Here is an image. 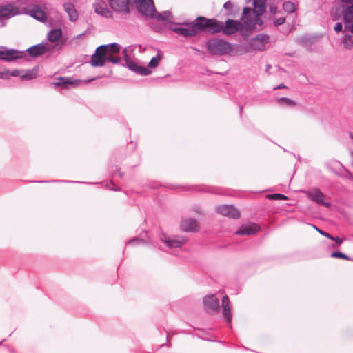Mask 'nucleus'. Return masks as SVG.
Wrapping results in <instances>:
<instances>
[{
	"instance_id": "nucleus-1",
	"label": "nucleus",
	"mask_w": 353,
	"mask_h": 353,
	"mask_svg": "<svg viewBox=\"0 0 353 353\" xmlns=\"http://www.w3.org/2000/svg\"><path fill=\"white\" fill-rule=\"evenodd\" d=\"M180 25L188 26H171L170 30L184 37H192L196 36L200 32H205L214 34L220 30V26L216 19H208L203 16H199L195 20L190 21L185 20Z\"/></svg>"
},
{
	"instance_id": "nucleus-2",
	"label": "nucleus",
	"mask_w": 353,
	"mask_h": 353,
	"mask_svg": "<svg viewBox=\"0 0 353 353\" xmlns=\"http://www.w3.org/2000/svg\"><path fill=\"white\" fill-rule=\"evenodd\" d=\"M121 46L117 43L101 45L97 48L95 52L92 55L90 63L93 67L104 66L106 62L118 64L121 57L117 56L120 52Z\"/></svg>"
},
{
	"instance_id": "nucleus-3",
	"label": "nucleus",
	"mask_w": 353,
	"mask_h": 353,
	"mask_svg": "<svg viewBox=\"0 0 353 353\" xmlns=\"http://www.w3.org/2000/svg\"><path fill=\"white\" fill-rule=\"evenodd\" d=\"M348 3L343 13L344 29L342 23L338 22L334 30L336 32L342 31L341 43L344 48L351 50L353 48V1Z\"/></svg>"
},
{
	"instance_id": "nucleus-4",
	"label": "nucleus",
	"mask_w": 353,
	"mask_h": 353,
	"mask_svg": "<svg viewBox=\"0 0 353 353\" xmlns=\"http://www.w3.org/2000/svg\"><path fill=\"white\" fill-rule=\"evenodd\" d=\"M205 46L210 54L216 56L230 54L232 49V45L230 43L224 39L216 38L208 40Z\"/></svg>"
},
{
	"instance_id": "nucleus-5",
	"label": "nucleus",
	"mask_w": 353,
	"mask_h": 353,
	"mask_svg": "<svg viewBox=\"0 0 353 353\" xmlns=\"http://www.w3.org/2000/svg\"><path fill=\"white\" fill-rule=\"evenodd\" d=\"M26 57L24 51L0 46V61L12 62Z\"/></svg>"
},
{
	"instance_id": "nucleus-6",
	"label": "nucleus",
	"mask_w": 353,
	"mask_h": 353,
	"mask_svg": "<svg viewBox=\"0 0 353 353\" xmlns=\"http://www.w3.org/2000/svg\"><path fill=\"white\" fill-rule=\"evenodd\" d=\"M217 23H219L220 26V30L218 31L217 33L220 32L221 31L223 32V33L225 35H231L233 34L240 30L243 28V23L240 21L234 20V19H227L225 23V26H223V23L221 21H219L217 20Z\"/></svg>"
},
{
	"instance_id": "nucleus-7",
	"label": "nucleus",
	"mask_w": 353,
	"mask_h": 353,
	"mask_svg": "<svg viewBox=\"0 0 353 353\" xmlns=\"http://www.w3.org/2000/svg\"><path fill=\"white\" fill-rule=\"evenodd\" d=\"M138 11L143 16L154 17L156 8L153 0H134Z\"/></svg>"
},
{
	"instance_id": "nucleus-8",
	"label": "nucleus",
	"mask_w": 353,
	"mask_h": 353,
	"mask_svg": "<svg viewBox=\"0 0 353 353\" xmlns=\"http://www.w3.org/2000/svg\"><path fill=\"white\" fill-rule=\"evenodd\" d=\"M203 303L205 312L209 314H216L220 310L219 300L214 294H208L204 296Z\"/></svg>"
},
{
	"instance_id": "nucleus-9",
	"label": "nucleus",
	"mask_w": 353,
	"mask_h": 353,
	"mask_svg": "<svg viewBox=\"0 0 353 353\" xmlns=\"http://www.w3.org/2000/svg\"><path fill=\"white\" fill-rule=\"evenodd\" d=\"M159 239L169 248H180L187 241V238L183 236H173L170 237L163 232L159 235Z\"/></svg>"
},
{
	"instance_id": "nucleus-10",
	"label": "nucleus",
	"mask_w": 353,
	"mask_h": 353,
	"mask_svg": "<svg viewBox=\"0 0 353 353\" xmlns=\"http://www.w3.org/2000/svg\"><path fill=\"white\" fill-rule=\"evenodd\" d=\"M270 42V36L267 34L260 33L253 37L250 41V46L258 51H264L266 44Z\"/></svg>"
},
{
	"instance_id": "nucleus-11",
	"label": "nucleus",
	"mask_w": 353,
	"mask_h": 353,
	"mask_svg": "<svg viewBox=\"0 0 353 353\" xmlns=\"http://www.w3.org/2000/svg\"><path fill=\"white\" fill-rule=\"evenodd\" d=\"M216 212L225 216L237 219L240 217L239 210L232 205H221L216 208Z\"/></svg>"
},
{
	"instance_id": "nucleus-12",
	"label": "nucleus",
	"mask_w": 353,
	"mask_h": 353,
	"mask_svg": "<svg viewBox=\"0 0 353 353\" xmlns=\"http://www.w3.org/2000/svg\"><path fill=\"white\" fill-rule=\"evenodd\" d=\"M327 168L341 177L352 178V174L348 171L341 162L332 161L327 164Z\"/></svg>"
},
{
	"instance_id": "nucleus-13",
	"label": "nucleus",
	"mask_w": 353,
	"mask_h": 353,
	"mask_svg": "<svg viewBox=\"0 0 353 353\" xmlns=\"http://www.w3.org/2000/svg\"><path fill=\"white\" fill-rule=\"evenodd\" d=\"M19 14V8L13 3L0 5V19H10Z\"/></svg>"
},
{
	"instance_id": "nucleus-14",
	"label": "nucleus",
	"mask_w": 353,
	"mask_h": 353,
	"mask_svg": "<svg viewBox=\"0 0 353 353\" xmlns=\"http://www.w3.org/2000/svg\"><path fill=\"white\" fill-rule=\"evenodd\" d=\"M307 196L312 201L317 204L322 205L325 207H330V204L328 202H325L324 194L317 188H314L307 191H305Z\"/></svg>"
},
{
	"instance_id": "nucleus-15",
	"label": "nucleus",
	"mask_w": 353,
	"mask_h": 353,
	"mask_svg": "<svg viewBox=\"0 0 353 353\" xmlns=\"http://www.w3.org/2000/svg\"><path fill=\"white\" fill-rule=\"evenodd\" d=\"M48 48L47 43L41 42L29 47L24 52L26 54V52H28L31 57L37 58L46 53L48 52Z\"/></svg>"
},
{
	"instance_id": "nucleus-16",
	"label": "nucleus",
	"mask_w": 353,
	"mask_h": 353,
	"mask_svg": "<svg viewBox=\"0 0 353 353\" xmlns=\"http://www.w3.org/2000/svg\"><path fill=\"white\" fill-rule=\"evenodd\" d=\"M110 8L115 12L128 14L130 12L128 0H108Z\"/></svg>"
},
{
	"instance_id": "nucleus-17",
	"label": "nucleus",
	"mask_w": 353,
	"mask_h": 353,
	"mask_svg": "<svg viewBox=\"0 0 353 353\" xmlns=\"http://www.w3.org/2000/svg\"><path fill=\"white\" fill-rule=\"evenodd\" d=\"M93 8L94 12L99 15L105 18L112 17V12L107 8L105 1H101L100 2L94 3Z\"/></svg>"
},
{
	"instance_id": "nucleus-18",
	"label": "nucleus",
	"mask_w": 353,
	"mask_h": 353,
	"mask_svg": "<svg viewBox=\"0 0 353 353\" xmlns=\"http://www.w3.org/2000/svg\"><path fill=\"white\" fill-rule=\"evenodd\" d=\"M180 227L183 232H194L198 230L199 225L196 219H187L181 221Z\"/></svg>"
},
{
	"instance_id": "nucleus-19",
	"label": "nucleus",
	"mask_w": 353,
	"mask_h": 353,
	"mask_svg": "<svg viewBox=\"0 0 353 353\" xmlns=\"http://www.w3.org/2000/svg\"><path fill=\"white\" fill-rule=\"evenodd\" d=\"M222 314L225 321L228 323L231 324L232 315L230 307V301L227 295L224 296L222 299Z\"/></svg>"
},
{
	"instance_id": "nucleus-20",
	"label": "nucleus",
	"mask_w": 353,
	"mask_h": 353,
	"mask_svg": "<svg viewBox=\"0 0 353 353\" xmlns=\"http://www.w3.org/2000/svg\"><path fill=\"white\" fill-rule=\"evenodd\" d=\"M259 230L260 227L257 224L250 223L236 230L235 234L238 235H252L257 232Z\"/></svg>"
},
{
	"instance_id": "nucleus-21",
	"label": "nucleus",
	"mask_w": 353,
	"mask_h": 353,
	"mask_svg": "<svg viewBox=\"0 0 353 353\" xmlns=\"http://www.w3.org/2000/svg\"><path fill=\"white\" fill-rule=\"evenodd\" d=\"M127 68L134 72L136 74L141 76H147L151 73V70L146 67L138 65L134 61L128 63Z\"/></svg>"
},
{
	"instance_id": "nucleus-22",
	"label": "nucleus",
	"mask_w": 353,
	"mask_h": 353,
	"mask_svg": "<svg viewBox=\"0 0 353 353\" xmlns=\"http://www.w3.org/2000/svg\"><path fill=\"white\" fill-rule=\"evenodd\" d=\"M267 0H253V14L256 17H261L266 10Z\"/></svg>"
},
{
	"instance_id": "nucleus-23",
	"label": "nucleus",
	"mask_w": 353,
	"mask_h": 353,
	"mask_svg": "<svg viewBox=\"0 0 353 353\" xmlns=\"http://www.w3.org/2000/svg\"><path fill=\"white\" fill-rule=\"evenodd\" d=\"M28 14L39 21H44L47 17L46 12L38 6H34L28 11Z\"/></svg>"
},
{
	"instance_id": "nucleus-24",
	"label": "nucleus",
	"mask_w": 353,
	"mask_h": 353,
	"mask_svg": "<svg viewBox=\"0 0 353 353\" xmlns=\"http://www.w3.org/2000/svg\"><path fill=\"white\" fill-rule=\"evenodd\" d=\"M63 6L65 12L68 14L69 19L73 22L76 21L79 15L74 5L70 2H66L63 3Z\"/></svg>"
},
{
	"instance_id": "nucleus-25",
	"label": "nucleus",
	"mask_w": 353,
	"mask_h": 353,
	"mask_svg": "<svg viewBox=\"0 0 353 353\" xmlns=\"http://www.w3.org/2000/svg\"><path fill=\"white\" fill-rule=\"evenodd\" d=\"M316 37L313 35H303L297 39V42L305 47L310 48L316 41Z\"/></svg>"
},
{
	"instance_id": "nucleus-26",
	"label": "nucleus",
	"mask_w": 353,
	"mask_h": 353,
	"mask_svg": "<svg viewBox=\"0 0 353 353\" xmlns=\"http://www.w3.org/2000/svg\"><path fill=\"white\" fill-rule=\"evenodd\" d=\"M80 82L81 81L78 79L72 81L70 78L60 77L59 81L55 82L54 84L56 87L67 88L69 85H79Z\"/></svg>"
},
{
	"instance_id": "nucleus-27",
	"label": "nucleus",
	"mask_w": 353,
	"mask_h": 353,
	"mask_svg": "<svg viewBox=\"0 0 353 353\" xmlns=\"http://www.w3.org/2000/svg\"><path fill=\"white\" fill-rule=\"evenodd\" d=\"M38 70L37 68L24 70V72L21 75V80H32L37 77Z\"/></svg>"
},
{
	"instance_id": "nucleus-28",
	"label": "nucleus",
	"mask_w": 353,
	"mask_h": 353,
	"mask_svg": "<svg viewBox=\"0 0 353 353\" xmlns=\"http://www.w3.org/2000/svg\"><path fill=\"white\" fill-rule=\"evenodd\" d=\"M243 21V28L247 32H252L255 29L254 18H241Z\"/></svg>"
},
{
	"instance_id": "nucleus-29",
	"label": "nucleus",
	"mask_w": 353,
	"mask_h": 353,
	"mask_svg": "<svg viewBox=\"0 0 353 353\" xmlns=\"http://www.w3.org/2000/svg\"><path fill=\"white\" fill-rule=\"evenodd\" d=\"M61 36L62 31L60 28L52 29L48 34V39L51 42H56Z\"/></svg>"
},
{
	"instance_id": "nucleus-30",
	"label": "nucleus",
	"mask_w": 353,
	"mask_h": 353,
	"mask_svg": "<svg viewBox=\"0 0 353 353\" xmlns=\"http://www.w3.org/2000/svg\"><path fill=\"white\" fill-rule=\"evenodd\" d=\"M170 17L171 12L170 11H165L161 13H158L156 11L155 15L153 18L156 19L159 21L166 22L168 21Z\"/></svg>"
},
{
	"instance_id": "nucleus-31",
	"label": "nucleus",
	"mask_w": 353,
	"mask_h": 353,
	"mask_svg": "<svg viewBox=\"0 0 353 353\" xmlns=\"http://www.w3.org/2000/svg\"><path fill=\"white\" fill-rule=\"evenodd\" d=\"M330 240L332 241V243L330 244H327V248L329 249H334L339 248L343 242V239L338 236H332V239Z\"/></svg>"
},
{
	"instance_id": "nucleus-32",
	"label": "nucleus",
	"mask_w": 353,
	"mask_h": 353,
	"mask_svg": "<svg viewBox=\"0 0 353 353\" xmlns=\"http://www.w3.org/2000/svg\"><path fill=\"white\" fill-rule=\"evenodd\" d=\"M276 102L279 105H283L288 107H292L296 105V103L294 101L288 98V97H281L277 99Z\"/></svg>"
},
{
	"instance_id": "nucleus-33",
	"label": "nucleus",
	"mask_w": 353,
	"mask_h": 353,
	"mask_svg": "<svg viewBox=\"0 0 353 353\" xmlns=\"http://www.w3.org/2000/svg\"><path fill=\"white\" fill-rule=\"evenodd\" d=\"M283 9L288 14H292L293 12H295L296 6L294 3H292V1H285L283 3Z\"/></svg>"
},
{
	"instance_id": "nucleus-34",
	"label": "nucleus",
	"mask_w": 353,
	"mask_h": 353,
	"mask_svg": "<svg viewBox=\"0 0 353 353\" xmlns=\"http://www.w3.org/2000/svg\"><path fill=\"white\" fill-rule=\"evenodd\" d=\"M330 256L332 258H339V259H345V260H347V261H353V259L352 258H350L349 256H347V254H345L339 250L332 252L330 254Z\"/></svg>"
},
{
	"instance_id": "nucleus-35",
	"label": "nucleus",
	"mask_w": 353,
	"mask_h": 353,
	"mask_svg": "<svg viewBox=\"0 0 353 353\" xmlns=\"http://www.w3.org/2000/svg\"><path fill=\"white\" fill-rule=\"evenodd\" d=\"M161 56L159 54H158L155 57H153L151 59V60L150 61V62L148 63V67L150 68H156L158 65L159 62L161 60Z\"/></svg>"
},
{
	"instance_id": "nucleus-36",
	"label": "nucleus",
	"mask_w": 353,
	"mask_h": 353,
	"mask_svg": "<svg viewBox=\"0 0 353 353\" xmlns=\"http://www.w3.org/2000/svg\"><path fill=\"white\" fill-rule=\"evenodd\" d=\"M269 198L272 200H282V201H286L288 199V196L280 194V193H274L269 195Z\"/></svg>"
},
{
	"instance_id": "nucleus-37",
	"label": "nucleus",
	"mask_w": 353,
	"mask_h": 353,
	"mask_svg": "<svg viewBox=\"0 0 353 353\" xmlns=\"http://www.w3.org/2000/svg\"><path fill=\"white\" fill-rule=\"evenodd\" d=\"M252 12L253 13V10H252L251 8L244 7L243 9V14L241 18H248L251 15Z\"/></svg>"
},
{
	"instance_id": "nucleus-38",
	"label": "nucleus",
	"mask_w": 353,
	"mask_h": 353,
	"mask_svg": "<svg viewBox=\"0 0 353 353\" xmlns=\"http://www.w3.org/2000/svg\"><path fill=\"white\" fill-rule=\"evenodd\" d=\"M312 226L322 236H324L327 237L329 239H332V235L330 234V233L326 232L321 230L320 228H319L317 226H316L314 225H313Z\"/></svg>"
},
{
	"instance_id": "nucleus-39",
	"label": "nucleus",
	"mask_w": 353,
	"mask_h": 353,
	"mask_svg": "<svg viewBox=\"0 0 353 353\" xmlns=\"http://www.w3.org/2000/svg\"><path fill=\"white\" fill-rule=\"evenodd\" d=\"M48 48V52H53L54 50H59L61 47V44L59 43H54V44H49L47 43Z\"/></svg>"
},
{
	"instance_id": "nucleus-40",
	"label": "nucleus",
	"mask_w": 353,
	"mask_h": 353,
	"mask_svg": "<svg viewBox=\"0 0 353 353\" xmlns=\"http://www.w3.org/2000/svg\"><path fill=\"white\" fill-rule=\"evenodd\" d=\"M39 183H80L79 181H67V180H52V181H41Z\"/></svg>"
},
{
	"instance_id": "nucleus-41",
	"label": "nucleus",
	"mask_w": 353,
	"mask_h": 353,
	"mask_svg": "<svg viewBox=\"0 0 353 353\" xmlns=\"http://www.w3.org/2000/svg\"><path fill=\"white\" fill-rule=\"evenodd\" d=\"M0 79L8 80L10 79V71L6 69L3 72H0Z\"/></svg>"
},
{
	"instance_id": "nucleus-42",
	"label": "nucleus",
	"mask_w": 353,
	"mask_h": 353,
	"mask_svg": "<svg viewBox=\"0 0 353 353\" xmlns=\"http://www.w3.org/2000/svg\"><path fill=\"white\" fill-rule=\"evenodd\" d=\"M285 17L276 18L274 20V25L277 27L285 23Z\"/></svg>"
},
{
	"instance_id": "nucleus-43",
	"label": "nucleus",
	"mask_w": 353,
	"mask_h": 353,
	"mask_svg": "<svg viewBox=\"0 0 353 353\" xmlns=\"http://www.w3.org/2000/svg\"><path fill=\"white\" fill-rule=\"evenodd\" d=\"M223 8L228 10H230V14H232V12L234 9V5L231 1H226L223 5Z\"/></svg>"
},
{
	"instance_id": "nucleus-44",
	"label": "nucleus",
	"mask_w": 353,
	"mask_h": 353,
	"mask_svg": "<svg viewBox=\"0 0 353 353\" xmlns=\"http://www.w3.org/2000/svg\"><path fill=\"white\" fill-rule=\"evenodd\" d=\"M24 72V70H19V69H16V70H12L11 72H10V76H12V77H19L22 74V73Z\"/></svg>"
},
{
	"instance_id": "nucleus-45",
	"label": "nucleus",
	"mask_w": 353,
	"mask_h": 353,
	"mask_svg": "<svg viewBox=\"0 0 353 353\" xmlns=\"http://www.w3.org/2000/svg\"><path fill=\"white\" fill-rule=\"evenodd\" d=\"M142 242H143V240H141V239H139L138 237H134V238H133L132 239L129 240V241L126 243V244H127V245H130V244H131V243H142Z\"/></svg>"
},
{
	"instance_id": "nucleus-46",
	"label": "nucleus",
	"mask_w": 353,
	"mask_h": 353,
	"mask_svg": "<svg viewBox=\"0 0 353 353\" xmlns=\"http://www.w3.org/2000/svg\"><path fill=\"white\" fill-rule=\"evenodd\" d=\"M254 24L255 26L257 24L260 26H262L263 24V20L261 19V17H256L255 16L254 17Z\"/></svg>"
},
{
	"instance_id": "nucleus-47",
	"label": "nucleus",
	"mask_w": 353,
	"mask_h": 353,
	"mask_svg": "<svg viewBox=\"0 0 353 353\" xmlns=\"http://www.w3.org/2000/svg\"><path fill=\"white\" fill-rule=\"evenodd\" d=\"M124 59L125 61V63H121V65L127 67V65L128 63L132 62L133 61L130 60V58L128 54H123Z\"/></svg>"
},
{
	"instance_id": "nucleus-48",
	"label": "nucleus",
	"mask_w": 353,
	"mask_h": 353,
	"mask_svg": "<svg viewBox=\"0 0 353 353\" xmlns=\"http://www.w3.org/2000/svg\"><path fill=\"white\" fill-rule=\"evenodd\" d=\"M124 59L125 61V63H121V65L127 67V65L128 63L132 62L133 61L130 60V58L128 54H123Z\"/></svg>"
},
{
	"instance_id": "nucleus-49",
	"label": "nucleus",
	"mask_w": 353,
	"mask_h": 353,
	"mask_svg": "<svg viewBox=\"0 0 353 353\" xmlns=\"http://www.w3.org/2000/svg\"><path fill=\"white\" fill-rule=\"evenodd\" d=\"M269 11L272 14H275L277 12V8L274 6H271L269 8Z\"/></svg>"
},
{
	"instance_id": "nucleus-50",
	"label": "nucleus",
	"mask_w": 353,
	"mask_h": 353,
	"mask_svg": "<svg viewBox=\"0 0 353 353\" xmlns=\"http://www.w3.org/2000/svg\"><path fill=\"white\" fill-rule=\"evenodd\" d=\"M286 88L287 87L283 83H281L279 85H277L276 87L274 88V90H276L278 89H283V88Z\"/></svg>"
},
{
	"instance_id": "nucleus-51",
	"label": "nucleus",
	"mask_w": 353,
	"mask_h": 353,
	"mask_svg": "<svg viewBox=\"0 0 353 353\" xmlns=\"http://www.w3.org/2000/svg\"><path fill=\"white\" fill-rule=\"evenodd\" d=\"M123 54H128V48H125L122 51Z\"/></svg>"
},
{
	"instance_id": "nucleus-52",
	"label": "nucleus",
	"mask_w": 353,
	"mask_h": 353,
	"mask_svg": "<svg viewBox=\"0 0 353 353\" xmlns=\"http://www.w3.org/2000/svg\"><path fill=\"white\" fill-rule=\"evenodd\" d=\"M343 3H352L353 0H341Z\"/></svg>"
},
{
	"instance_id": "nucleus-53",
	"label": "nucleus",
	"mask_w": 353,
	"mask_h": 353,
	"mask_svg": "<svg viewBox=\"0 0 353 353\" xmlns=\"http://www.w3.org/2000/svg\"><path fill=\"white\" fill-rule=\"evenodd\" d=\"M348 134H349L350 138L351 139H353V132H350L348 133Z\"/></svg>"
},
{
	"instance_id": "nucleus-54",
	"label": "nucleus",
	"mask_w": 353,
	"mask_h": 353,
	"mask_svg": "<svg viewBox=\"0 0 353 353\" xmlns=\"http://www.w3.org/2000/svg\"><path fill=\"white\" fill-rule=\"evenodd\" d=\"M5 26V23L3 21V20L0 21V27H3Z\"/></svg>"
},
{
	"instance_id": "nucleus-55",
	"label": "nucleus",
	"mask_w": 353,
	"mask_h": 353,
	"mask_svg": "<svg viewBox=\"0 0 353 353\" xmlns=\"http://www.w3.org/2000/svg\"><path fill=\"white\" fill-rule=\"evenodd\" d=\"M84 34H85V33H81V34H79V35L77 37V39H79V38H81V37H83Z\"/></svg>"
},
{
	"instance_id": "nucleus-56",
	"label": "nucleus",
	"mask_w": 353,
	"mask_h": 353,
	"mask_svg": "<svg viewBox=\"0 0 353 353\" xmlns=\"http://www.w3.org/2000/svg\"><path fill=\"white\" fill-rule=\"evenodd\" d=\"M270 68H271V65H269V64H268V65H266V72H268V70H269Z\"/></svg>"
},
{
	"instance_id": "nucleus-57",
	"label": "nucleus",
	"mask_w": 353,
	"mask_h": 353,
	"mask_svg": "<svg viewBox=\"0 0 353 353\" xmlns=\"http://www.w3.org/2000/svg\"><path fill=\"white\" fill-rule=\"evenodd\" d=\"M118 174H119V176H120V177H123V173H122V172H121L118 171Z\"/></svg>"
},
{
	"instance_id": "nucleus-58",
	"label": "nucleus",
	"mask_w": 353,
	"mask_h": 353,
	"mask_svg": "<svg viewBox=\"0 0 353 353\" xmlns=\"http://www.w3.org/2000/svg\"><path fill=\"white\" fill-rule=\"evenodd\" d=\"M109 188H110V190H114V191H119V190H120V189H117V188H110V187Z\"/></svg>"
},
{
	"instance_id": "nucleus-59",
	"label": "nucleus",
	"mask_w": 353,
	"mask_h": 353,
	"mask_svg": "<svg viewBox=\"0 0 353 353\" xmlns=\"http://www.w3.org/2000/svg\"><path fill=\"white\" fill-rule=\"evenodd\" d=\"M169 339H170V336H169V334H167V342H168Z\"/></svg>"
},
{
	"instance_id": "nucleus-60",
	"label": "nucleus",
	"mask_w": 353,
	"mask_h": 353,
	"mask_svg": "<svg viewBox=\"0 0 353 353\" xmlns=\"http://www.w3.org/2000/svg\"><path fill=\"white\" fill-rule=\"evenodd\" d=\"M350 154L353 157V150H350Z\"/></svg>"
},
{
	"instance_id": "nucleus-61",
	"label": "nucleus",
	"mask_w": 353,
	"mask_h": 353,
	"mask_svg": "<svg viewBox=\"0 0 353 353\" xmlns=\"http://www.w3.org/2000/svg\"><path fill=\"white\" fill-rule=\"evenodd\" d=\"M242 110H243V107H242V106H240V112H242Z\"/></svg>"
},
{
	"instance_id": "nucleus-62",
	"label": "nucleus",
	"mask_w": 353,
	"mask_h": 353,
	"mask_svg": "<svg viewBox=\"0 0 353 353\" xmlns=\"http://www.w3.org/2000/svg\"><path fill=\"white\" fill-rule=\"evenodd\" d=\"M92 81V79L88 80V81H87V82H90V81Z\"/></svg>"
}]
</instances>
